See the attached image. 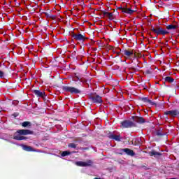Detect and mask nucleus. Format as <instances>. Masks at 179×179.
I'll return each instance as SVG.
<instances>
[{"mask_svg": "<svg viewBox=\"0 0 179 179\" xmlns=\"http://www.w3.org/2000/svg\"><path fill=\"white\" fill-rule=\"evenodd\" d=\"M17 134L14 135V139H16L17 141H23V139H26V138L21 135H31L33 134V131L30 130L21 129V130H18L17 131Z\"/></svg>", "mask_w": 179, "mask_h": 179, "instance_id": "1", "label": "nucleus"}, {"mask_svg": "<svg viewBox=\"0 0 179 179\" xmlns=\"http://www.w3.org/2000/svg\"><path fill=\"white\" fill-rule=\"evenodd\" d=\"M151 30L153 31V33H155V34H157L158 36L159 34H162L164 36L165 34H169V31L162 28H152Z\"/></svg>", "mask_w": 179, "mask_h": 179, "instance_id": "2", "label": "nucleus"}, {"mask_svg": "<svg viewBox=\"0 0 179 179\" xmlns=\"http://www.w3.org/2000/svg\"><path fill=\"white\" fill-rule=\"evenodd\" d=\"M76 166H80V167H89L92 166V161L87 162H76Z\"/></svg>", "mask_w": 179, "mask_h": 179, "instance_id": "3", "label": "nucleus"}, {"mask_svg": "<svg viewBox=\"0 0 179 179\" xmlns=\"http://www.w3.org/2000/svg\"><path fill=\"white\" fill-rule=\"evenodd\" d=\"M64 89L66 92H69L70 93H75V94L80 93V91L79 90L73 87H64Z\"/></svg>", "mask_w": 179, "mask_h": 179, "instance_id": "4", "label": "nucleus"}, {"mask_svg": "<svg viewBox=\"0 0 179 179\" xmlns=\"http://www.w3.org/2000/svg\"><path fill=\"white\" fill-rule=\"evenodd\" d=\"M103 16H105V17H108V19H109V20H113L114 19V13H109L107 12L106 10L102 12Z\"/></svg>", "mask_w": 179, "mask_h": 179, "instance_id": "5", "label": "nucleus"}, {"mask_svg": "<svg viewBox=\"0 0 179 179\" xmlns=\"http://www.w3.org/2000/svg\"><path fill=\"white\" fill-rule=\"evenodd\" d=\"M108 138H110V139H114L115 141H121V137H120V135L115 134V132L110 133L108 135Z\"/></svg>", "mask_w": 179, "mask_h": 179, "instance_id": "6", "label": "nucleus"}, {"mask_svg": "<svg viewBox=\"0 0 179 179\" xmlns=\"http://www.w3.org/2000/svg\"><path fill=\"white\" fill-rule=\"evenodd\" d=\"M121 151L124 152V153H126V155H128L129 156H135V152H134V150L129 148L122 149Z\"/></svg>", "mask_w": 179, "mask_h": 179, "instance_id": "7", "label": "nucleus"}, {"mask_svg": "<svg viewBox=\"0 0 179 179\" xmlns=\"http://www.w3.org/2000/svg\"><path fill=\"white\" fill-rule=\"evenodd\" d=\"M166 115H171V117H177L178 115L179 112L178 110H169L165 112Z\"/></svg>", "mask_w": 179, "mask_h": 179, "instance_id": "8", "label": "nucleus"}, {"mask_svg": "<svg viewBox=\"0 0 179 179\" xmlns=\"http://www.w3.org/2000/svg\"><path fill=\"white\" fill-rule=\"evenodd\" d=\"M73 37L75 40H77L78 41H82L85 40V36L80 34H73Z\"/></svg>", "mask_w": 179, "mask_h": 179, "instance_id": "9", "label": "nucleus"}, {"mask_svg": "<svg viewBox=\"0 0 179 179\" xmlns=\"http://www.w3.org/2000/svg\"><path fill=\"white\" fill-rule=\"evenodd\" d=\"M122 127L123 128H129V127H132V122L126 120L122 122Z\"/></svg>", "mask_w": 179, "mask_h": 179, "instance_id": "10", "label": "nucleus"}, {"mask_svg": "<svg viewBox=\"0 0 179 179\" xmlns=\"http://www.w3.org/2000/svg\"><path fill=\"white\" fill-rule=\"evenodd\" d=\"M33 93H34V94L38 96V97H44V94H45L44 92H41V91L37 90H34L33 91Z\"/></svg>", "mask_w": 179, "mask_h": 179, "instance_id": "11", "label": "nucleus"}, {"mask_svg": "<svg viewBox=\"0 0 179 179\" xmlns=\"http://www.w3.org/2000/svg\"><path fill=\"white\" fill-rule=\"evenodd\" d=\"M94 103H102L103 100L100 96H95L92 98Z\"/></svg>", "mask_w": 179, "mask_h": 179, "instance_id": "12", "label": "nucleus"}, {"mask_svg": "<svg viewBox=\"0 0 179 179\" xmlns=\"http://www.w3.org/2000/svg\"><path fill=\"white\" fill-rule=\"evenodd\" d=\"M124 55L127 58H131V57H134V51L124 50Z\"/></svg>", "mask_w": 179, "mask_h": 179, "instance_id": "13", "label": "nucleus"}, {"mask_svg": "<svg viewBox=\"0 0 179 179\" xmlns=\"http://www.w3.org/2000/svg\"><path fill=\"white\" fill-rule=\"evenodd\" d=\"M122 12L123 13H128L129 15H132V13H134V10H131V8H123Z\"/></svg>", "mask_w": 179, "mask_h": 179, "instance_id": "14", "label": "nucleus"}, {"mask_svg": "<svg viewBox=\"0 0 179 179\" xmlns=\"http://www.w3.org/2000/svg\"><path fill=\"white\" fill-rule=\"evenodd\" d=\"M22 149L24 150H26L27 152H34V150L33 148L27 145H22Z\"/></svg>", "mask_w": 179, "mask_h": 179, "instance_id": "15", "label": "nucleus"}, {"mask_svg": "<svg viewBox=\"0 0 179 179\" xmlns=\"http://www.w3.org/2000/svg\"><path fill=\"white\" fill-rule=\"evenodd\" d=\"M165 81L169 82V83H173V82H174V79L170 76H168L165 78Z\"/></svg>", "mask_w": 179, "mask_h": 179, "instance_id": "16", "label": "nucleus"}, {"mask_svg": "<svg viewBox=\"0 0 179 179\" xmlns=\"http://www.w3.org/2000/svg\"><path fill=\"white\" fill-rule=\"evenodd\" d=\"M150 156H159V152H156L155 151H151L149 153Z\"/></svg>", "mask_w": 179, "mask_h": 179, "instance_id": "17", "label": "nucleus"}, {"mask_svg": "<svg viewBox=\"0 0 179 179\" xmlns=\"http://www.w3.org/2000/svg\"><path fill=\"white\" fill-rule=\"evenodd\" d=\"M69 155H71V152H69V151H64L62 153V157H65V156H68Z\"/></svg>", "mask_w": 179, "mask_h": 179, "instance_id": "18", "label": "nucleus"}, {"mask_svg": "<svg viewBox=\"0 0 179 179\" xmlns=\"http://www.w3.org/2000/svg\"><path fill=\"white\" fill-rule=\"evenodd\" d=\"M166 29H167L168 30H171V29H176V25H173V24L168 25V26L166 27Z\"/></svg>", "mask_w": 179, "mask_h": 179, "instance_id": "19", "label": "nucleus"}, {"mask_svg": "<svg viewBox=\"0 0 179 179\" xmlns=\"http://www.w3.org/2000/svg\"><path fill=\"white\" fill-rule=\"evenodd\" d=\"M22 127H24V128H26V127H28V125H30V122H24L22 124Z\"/></svg>", "mask_w": 179, "mask_h": 179, "instance_id": "20", "label": "nucleus"}, {"mask_svg": "<svg viewBox=\"0 0 179 179\" xmlns=\"http://www.w3.org/2000/svg\"><path fill=\"white\" fill-rule=\"evenodd\" d=\"M137 121L138 122L143 124V122H145V119H143V117H138Z\"/></svg>", "mask_w": 179, "mask_h": 179, "instance_id": "21", "label": "nucleus"}, {"mask_svg": "<svg viewBox=\"0 0 179 179\" xmlns=\"http://www.w3.org/2000/svg\"><path fill=\"white\" fill-rule=\"evenodd\" d=\"M145 101H147L148 103H149L150 104H152V106H154L155 102H152V101L145 99Z\"/></svg>", "mask_w": 179, "mask_h": 179, "instance_id": "22", "label": "nucleus"}, {"mask_svg": "<svg viewBox=\"0 0 179 179\" xmlns=\"http://www.w3.org/2000/svg\"><path fill=\"white\" fill-rule=\"evenodd\" d=\"M69 148H72L73 149H75V148H76V145H75L73 143H70L69 145Z\"/></svg>", "mask_w": 179, "mask_h": 179, "instance_id": "23", "label": "nucleus"}, {"mask_svg": "<svg viewBox=\"0 0 179 179\" xmlns=\"http://www.w3.org/2000/svg\"><path fill=\"white\" fill-rule=\"evenodd\" d=\"M0 78H5V73L2 71H0Z\"/></svg>", "mask_w": 179, "mask_h": 179, "instance_id": "24", "label": "nucleus"}, {"mask_svg": "<svg viewBox=\"0 0 179 179\" xmlns=\"http://www.w3.org/2000/svg\"><path fill=\"white\" fill-rule=\"evenodd\" d=\"M74 80H75V82H78V80H79V78H74Z\"/></svg>", "mask_w": 179, "mask_h": 179, "instance_id": "25", "label": "nucleus"}, {"mask_svg": "<svg viewBox=\"0 0 179 179\" xmlns=\"http://www.w3.org/2000/svg\"><path fill=\"white\" fill-rule=\"evenodd\" d=\"M79 80H80V82H82V80L79 79Z\"/></svg>", "mask_w": 179, "mask_h": 179, "instance_id": "26", "label": "nucleus"}, {"mask_svg": "<svg viewBox=\"0 0 179 179\" xmlns=\"http://www.w3.org/2000/svg\"><path fill=\"white\" fill-rule=\"evenodd\" d=\"M79 80H80V82H82V80L79 79Z\"/></svg>", "mask_w": 179, "mask_h": 179, "instance_id": "27", "label": "nucleus"}]
</instances>
